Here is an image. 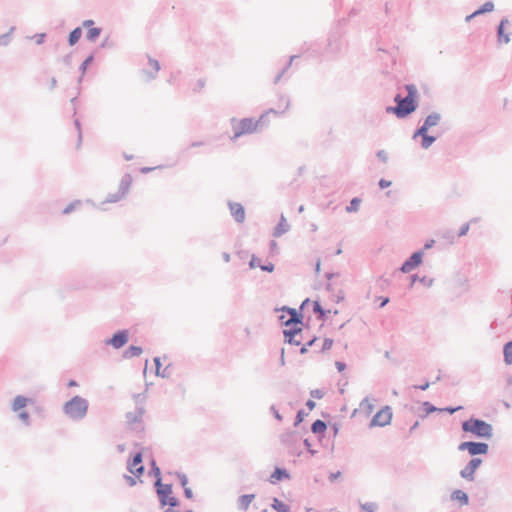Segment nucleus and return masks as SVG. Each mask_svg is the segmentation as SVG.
<instances>
[{"instance_id":"obj_1","label":"nucleus","mask_w":512,"mask_h":512,"mask_svg":"<svg viewBox=\"0 0 512 512\" xmlns=\"http://www.w3.org/2000/svg\"><path fill=\"white\" fill-rule=\"evenodd\" d=\"M406 90L408 92L407 96L402 97L400 94H397L394 97L396 106L386 107L387 113H392L397 118L402 119L416 110L418 106L416 101L417 89L414 85H406Z\"/></svg>"},{"instance_id":"obj_2","label":"nucleus","mask_w":512,"mask_h":512,"mask_svg":"<svg viewBox=\"0 0 512 512\" xmlns=\"http://www.w3.org/2000/svg\"><path fill=\"white\" fill-rule=\"evenodd\" d=\"M89 402L81 396H74L63 405V413L73 421H81L87 415Z\"/></svg>"},{"instance_id":"obj_3","label":"nucleus","mask_w":512,"mask_h":512,"mask_svg":"<svg viewBox=\"0 0 512 512\" xmlns=\"http://www.w3.org/2000/svg\"><path fill=\"white\" fill-rule=\"evenodd\" d=\"M462 430L464 432H470L473 435L489 439L493 436V427L491 424L484 420L477 418H470L462 423Z\"/></svg>"},{"instance_id":"obj_4","label":"nucleus","mask_w":512,"mask_h":512,"mask_svg":"<svg viewBox=\"0 0 512 512\" xmlns=\"http://www.w3.org/2000/svg\"><path fill=\"white\" fill-rule=\"evenodd\" d=\"M131 183V175L125 174L120 181L118 191L114 194L108 195V197L106 198V202L115 203L121 200L128 193Z\"/></svg>"},{"instance_id":"obj_5","label":"nucleus","mask_w":512,"mask_h":512,"mask_svg":"<svg viewBox=\"0 0 512 512\" xmlns=\"http://www.w3.org/2000/svg\"><path fill=\"white\" fill-rule=\"evenodd\" d=\"M258 122H255L252 118H243L237 125L233 126L234 135L232 139H237L243 134L252 133L256 130Z\"/></svg>"},{"instance_id":"obj_6","label":"nucleus","mask_w":512,"mask_h":512,"mask_svg":"<svg viewBox=\"0 0 512 512\" xmlns=\"http://www.w3.org/2000/svg\"><path fill=\"white\" fill-rule=\"evenodd\" d=\"M392 419V409L389 406L383 407L378 411L370 422V427L379 426L383 427L388 425Z\"/></svg>"},{"instance_id":"obj_7","label":"nucleus","mask_w":512,"mask_h":512,"mask_svg":"<svg viewBox=\"0 0 512 512\" xmlns=\"http://www.w3.org/2000/svg\"><path fill=\"white\" fill-rule=\"evenodd\" d=\"M145 413L143 406H137L134 411L127 412L125 415L126 422L129 426L134 429H138L141 426L142 418Z\"/></svg>"},{"instance_id":"obj_8","label":"nucleus","mask_w":512,"mask_h":512,"mask_svg":"<svg viewBox=\"0 0 512 512\" xmlns=\"http://www.w3.org/2000/svg\"><path fill=\"white\" fill-rule=\"evenodd\" d=\"M423 251L414 252L400 267L402 273H409L422 263Z\"/></svg>"},{"instance_id":"obj_9","label":"nucleus","mask_w":512,"mask_h":512,"mask_svg":"<svg viewBox=\"0 0 512 512\" xmlns=\"http://www.w3.org/2000/svg\"><path fill=\"white\" fill-rule=\"evenodd\" d=\"M129 340L128 330H119L111 338L105 340L106 345H111L115 349L122 348Z\"/></svg>"},{"instance_id":"obj_10","label":"nucleus","mask_w":512,"mask_h":512,"mask_svg":"<svg viewBox=\"0 0 512 512\" xmlns=\"http://www.w3.org/2000/svg\"><path fill=\"white\" fill-rule=\"evenodd\" d=\"M481 463L482 460L480 458H472L460 471V476L467 481H473L475 479V471Z\"/></svg>"},{"instance_id":"obj_11","label":"nucleus","mask_w":512,"mask_h":512,"mask_svg":"<svg viewBox=\"0 0 512 512\" xmlns=\"http://www.w3.org/2000/svg\"><path fill=\"white\" fill-rule=\"evenodd\" d=\"M155 487L161 506H166V499L172 494V485L163 484L161 482V478H157L155 481Z\"/></svg>"},{"instance_id":"obj_12","label":"nucleus","mask_w":512,"mask_h":512,"mask_svg":"<svg viewBox=\"0 0 512 512\" xmlns=\"http://www.w3.org/2000/svg\"><path fill=\"white\" fill-rule=\"evenodd\" d=\"M285 340L295 346H299L302 343L303 337H302V329L299 327H293L290 329H285L283 331Z\"/></svg>"},{"instance_id":"obj_13","label":"nucleus","mask_w":512,"mask_h":512,"mask_svg":"<svg viewBox=\"0 0 512 512\" xmlns=\"http://www.w3.org/2000/svg\"><path fill=\"white\" fill-rule=\"evenodd\" d=\"M441 114L438 112L430 113L424 120V123L418 128L421 132H428L434 126H437L441 121Z\"/></svg>"},{"instance_id":"obj_14","label":"nucleus","mask_w":512,"mask_h":512,"mask_svg":"<svg viewBox=\"0 0 512 512\" xmlns=\"http://www.w3.org/2000/svg\"><path fill=\"white\" fill-rule=\"evenodd\" d=\"M228 205L231 215L234 217L235 221L238 223H243L245 220V210L242 204L237 202H229Z\"/></svg>"},{"instance_id":"obj_15","label":"nucleus","mask_w":512,"mask_h":512,"mask_svg":"<svg viewBox=\"0 0 512 512\" xmlns=\"http://www.w3.org/2000/svg\"><path fill=\"white\" fill-rule=\"evenodd\" d=\"M509 24V20L504 18L497 27V41L499 44H507L510 42V35L504 32V28Z\"/></svg>"},{"instance_id":"obj_16","label":"nucleus","mask_w":512,"mask_h":512,"mask_svg":"<svg viewBox=\"0 0 512 512\" xmlns=\"http://www.w3.org/2000/svg\"><path fill=\"white\" fill-rule=\"evenodd\" d=\"M421 137V147L423 149H428L435 141L436 137L432 135H428V132H421V130L417 129L413 135V138Z\"/></svg>"},{"instance_id":"obj_17","label":"nucleus","mask_w":512,"mask_h":512,"mask_svg":"<svg viewBox=\"0 0 512 512\" xmlns=\"http://www.w3.org/2000/svg\"><path fill=\"white\" fill-rule=\"evenodd\" d=\"M488 450H489L488 444H486L484 442H473V441H470L469 454L471 456L487 454Z\"/></svg>"},{"instance_id":"obj_18","label":"nucleus","mask_w":512,"mask_h":512,"mask_svg":"<svg viewBox=\"0 0 512 512\" xmlns=\"http://www.w3.org/2000/svg\"><path fill=\"white\" fill-rule=\"evenodd\" d=\"M283 311H287L290 314V318L284 322L285 326L297 325L302 323V314L298 313L296 309L283 307Z\"/></svg>"},{"instance_id":"obj_19","label":"nucleus","mask_w":512,"mask_h":512,"mask_svg":"<svg viewBox=\"0 0 512 512\" xmlns=\"http://www.w3.org/2000/svg\"><path fill=\"white\" fill-rule=\"evenodd\" d=\"M290 229L289 224L287 223L284 215H281L280 221L277 224V226L274 228L273 236L274 237H280L286 232H288Z\"/></svg>"},{"instance_id":"obj_20","label":"nucleus","mask_w":512,"mask_h":512,"mask_svg":"<svg viewBox=\"0 0 512 512\" xmlns=\"http://www.w3.org/2000/svg\"><path fill=\"white\" fill-rule=\"evenodd\" d=\"M283 479H290V475L284 468H275L274 472L270 476V482L274 484L276 481Z\"/></svg>"},{"instance_id":"obj_21","label":"nucleus","mask_w":512,"mask_h":512,"mask_svg":"<svg viewBox=\"0 0 512 512\" xmlns=\"http://www.w3.org/2000/svg\"><path fill=\"white\" fill-rule=\"evenodd\" d=\"M254 498V494H245L240 496L238 499V508L241 510H247Z\"/></svg>"},{"instance_id":"obj_22","label":"nucleus","mask_w":512,"mask_h":512,"mask_svg":"<svg viewBox=\"0 0 512 512\" xmlns=\"http://www.w3.org/2000/svg\"><path fill=\"white\" fill-rule=\"evenodd\" d=\"M142 352L143 350L140 346L131 345L123 352V357L126 359L138 357L142 354Z\"/></svg>"},{"instance_id":"obj_23","label":"nucleus","mask_w":512,"mask_h":512,"mask_svg":"<svg viewBox=\"0 0 512 512\" xmlns=\"http://www.w3.org/2000/svg\"><path fill=\"white\" fill-rule=\"evenodd\" d=\"M451 498L452 500L459 501L461 505H467L469 503L467 493L459 489L452 492Z\"/></svg>"},{"instance_id":"obj_24","label":"nucleus","mask_w":512,"mask_h":512,"mask_svg":"<svg viewBox=\"0 0 512 512\" xmlns=\"http://www.w3.org/2000/svg\"><path fill=\"white\" fill-rule=\"evenodd\" d=\"M28 399L22 395H18L14 398L13 404H12V410L13 411H19L20 409L24 408L27 405Z\"/></svg>"},{"instance_id":"obj_25","label":"nucleus","mask_w":512,"mask_h":512,"mask_svg":"<svg viewBox=\"0 0 512 512\" xmlns=\"http://www.w3.org/2000/svg\"><path fill=\"white\" fill-rule=\"evenodd\" d=\"M313 311L317 314L319 320L324 321L327 313H331V310H324L318 301L313 303Z\"/></svg>"},{"instance_id":"obj_26","label":"nucleus","mask_w":512,"mask_h":512,"mask_svg":"<svg viewBox=\"0 0 512 512\" xmlns=\"http://www.w3.org/2000/svg\"><path fill=\"white\" fill-rule=\"evenodd\" d=\"M148 63L151 66V68L153 69V73H150V72L147 71L148 80H151V79H154L156 77V74L160 70V64H159L158 60H155V59H153L151 57H148Z\"/></svg>"},{"instance_id":"obj_27","label":"nucleus","mask_w":512,"mask_h":512,"mask_svg":"<svg viewBox=\"0 0 512 512\" xmlns=\"http://www.w3.org/2000/svg\"><path fill=\"white\" fill-rule=\"evenodd\" d=\"M326 429H327L326 423L320 419L314 421L311 425V431L314 434L324 433L326 431Z\"/></svg>"},{"instance_id":"obj_28","label":"nucleus","mask_w":512,"mask_h":512,"mask_svg":"<svg viewBox=\"0 0 512 512\" xmlns=\"http://www.w3.org/2000/svg\"><path fill=\"white\" fill-rule=\"evenodd\" d=\"M326 289H327V291L332 293V296L334 297V301L336 303H339L344 300L345 294H344L343 290H337L336 292H334V289H333V286L331 283H328L326 285Z\"/></svg>"},{"instance_id":"obj_29","label":"nucleus","mask_w":512,"mask_h":512,"mask_svg":"<svg viewBox=\"0 0 512 512\" xmlns=\"http://www.w3.org/2000/svg\"><path fill=\"white\" fill-rule=\"evenodd\" d=\"M504 361L506 364H512V341H509L503 348Z\"/></svg>"},{"instance_id":"obj_30","label":"nucleus","mask_w":512,"mask_h":512,"mask_svg":"<svg viewBox=\"0 0 512 512\" xmlns=\"http://www.w3.org/2000/svg\"><path fill=\"white\" fill-rule=\"evenodd\" d=\"M81 35H82V30L80 27H77L74 30H72L71 33L69 34V38H68L69 45H71V46L75 45L79 41Z\"/></svg>"},{"instance_id":"obj_31","label":"nucleus","mask_w":512,"mask_h":512,"mask_svg":"<svg viewBox=\"0 0 512 512\" xmlns=\"http://www.w3.org/2000/svg\"><path fill=\"white\" fill-rule=\"evenodd\" d=\"M360 408L365 411L367 415H369L373 412L374 405L369 397H365L360 403Z\"/></svg>"},{"instance_id":"obj_32","label":"nucleus","mask_w":512,"mask_h":512,"mask_svg":"<svg viewBox=\"0 0 512 512\" xmlns=\"http://www.w3.org/2000/svg\"><path fill=\"white\" fill-rule=\"evenodd\" d=\"M142 465V453L141 452H137L132 460L128 461L127 463V469L130 470V469H133L135 467H138Z\"/></svg>"},{"instance_id":"obj_33","label":"nucleus","mask_w":512,"mask_h":512,"mask_svg":"<svg viewBox=\"0 0 512 512\" xmlns=\"http://www.w3.org/2000/svg\"><path fill=\"white\" fill-rule=\"evenodd\" d=\"M272 508L275 509L277 512H288L289 506L281 502L279 499L274 498L272 503Z\"/></svg>"},{"instance_id":"obj_34","label":"nucleus","mask_w":512,"mask_h":512,"mask_svg":"<svg viewBox=\"0 0 512 512\" xmlns=\"http://www.w3.org/2000/svg\"><path fill=\"white\" fill-rule=\"evenodd\" d=\"M361 203V199L360 198H353L351 201H350V204L346 207V211L348 213H352V212H357L358 209H359V205Z\"/></svg>"},{"instance_id":"obj_35","label":"nucleus","mask_w":512,"mask_h":512,"mask_svg":"<svg viewBox=\"0 0 512 512\" xmlns=\"http://www.w3.org/2000/svg\"><path fill=\"white\" fill-rule=\"evenodd\" d=\"M361 510L364 512H376L378 509V505L375 502H366L360 504Z\"/></svg>"},{"instance_id":"obj_36","label":"nucleus","mask_w":512,"mask_h":512,"mask_svg":"<svg viewBox=\"0 0 512 512\" xmlns=\"http://www.w3.org/2000/svg\"><path fill=\"white\" fill-rule=\"evenodd\" d=\"M101 33V29L100 28H90L87 32V39L89 41H95L97 37H99Z\"/></svg>"},{"instance_id":"obj_37","label":"nucleus","mask_w":512,"mask_h":512,"mask_svg":"<svg viewBox=\"0 0 512 512\" xmlns=\"http://www.w3.org/2000/svg\"><path fill=\"white\" fill-rule=\"evenodd\" d=\"M297 58V56H291L289 62L286 64V66L282 69V71L275 77L274 83H278L281 79V77L284 75L286 70L290 67L292 64V61Z\"/></svg>"},{"instance_id":"obj_38","label":"nucleus","mask_w":512,"mask_h":512,"mask_svg":"<svg viewBox=\"0 0 512 512\" xmlns=\"http://www.w3.org/2000/svg\"><path fill=\"white\" fill-rule=\"evenodd\" d=\"M94 57L93 55L88 56L80 65V71L82 74H84L87 70V67L92 63Z\"/></svg>"},{"instance_id":"obj_39","label":"nucleus","mask_w":512,"mask_h":512,"mask_svg":"<svg viewBox=\"0 0 512 512\" xmlns=\"http://www.w3.org/2000/svg\"><path fill=\"white\" fill-rule=\"evenodd\" d=\"M423 408H424V411L426 412V415L430 414V413H433L435 411H439V409L437 407H435L434 405H432L430 402L428 401H425L423 403Z\"/></svg>"},{"instance_id":"obj_40","label":"nucleus","mask_w":512,"mask_h":512,"mask_svg":"<svg viewBox=\"0 0 512 512\" xmlns=\"http://www.w3.org/2000/svg\"><path fill=\"white\" fill-rule=\"evenodd\" d=\"M14 30V27L10 29V32L0 35V46H6L10 42V33Z\"/></svg>"},{"instance_id":"obj_41","label":"nucleus","mask_w":512,"mask_h":512,"mask_svg":"<svg viewBox=\"0 0 512 512\" xmlns=\"http://www.w3.org/2000/svg\"><path fill=\"white\" fill-rule=\"evenodd\" d=\"M480 8L483 13L492 12L494 10V3L492 1H487Z\"/></svg>"},{"instance_id":"obj_42","label":"nucleus","mask_w":512,"mask_h":512,"mask_svg":"<svg viewBox=\"0 0 512 512\" xmlns=\"http://www.w3.org/2000/svg\"><path fill=\"white\" fill-rule=\"evenodd\" d=\"M131 474L135 475L137 478H139L143 472H144V466L140 465L138 467H135L133 469L128 470Z\"/></svg>"},{"instance_id":"obj_43","label":"nucleus","mask_w":512,"mask_h":512,"mask_svg":"<svg viewBox=\"0 0 512 512\" xmlns=\"http://www.w3.org/2000/svg\"><path fill=\"white\" fill-rule=\"evenodd\" d=\"M74 124L77 128V131H78V143H77V148L80 147L81 145V142H82V132H81V124H80V121L78 119H76L74 121Z\"/></svg>"},{"instance_id":"obj_44","label":"nucleus","mask_w":512,"mask_h":512,"mask_svg":"<svg viewBox=\"0 0 512 512\" xmlns=\"http://www.w3.org/2000/svg\"><path fill=\"white\" fill-rule=\"evenodd\" d=\"M250 268H256L261 266V260L256 257L255 255H252L250 262H249Z\"/></svg>"},{"instance_id":"obj_45","label":"nucleus","mask_w":512,"mask_h":512,"mask_svg":"<svg viewBox=\"0 0 512 512\" xmlns=\"http://www.w3.org/2000/svg\"><path fill=\"white\" fill-rule=\"evenodd\" d=\"M332 345H333V340L332 339H330V338L324 339L322 348L320 349V352H324V351L329 350L332 347Z\"/></svg>"},{"instance_id":"obj_46","label":"nucleus","mask_w":512,"mask_h":512,"mask_svg":"<svg viewBox=\"0 0 512 512\" xmlns=\"http://www.w3.org/2000/svg\"><path fill=\"white\" fill-rule=\"evenodd\" d=\"M306 415L307 414L304 412V410H299L295 418L294 426H298Z\"/></svg>"},{"instance_id":"obj_47","label":"nucleus","mask_w":512,"mask_h":512,"mask_svg":"<svg viewBox=\"0 0 512 512\" xmlns=\"http://www.w3.org/2000/svg\"><path fill=\"white\" fill-rule=\"evenodd\" d=\"M166 505H169L170 507H176L179 505V500L172 496V494L166 499Z\"/></svg>"},{"instance_id":"obj_48","label":"nucleus","mask_w":512,"mask_h":512,"mask_svg":"<svg viewBox=\"0 0 512 512\" xmlns=\"http://www.w3.org/2000/svg\"><path fill=\"white\" fill-rule=\"evenodd\" d=\"M177 477L179 479V482L183 488L187 487L188 484V478L184 473H177Z\"/></svg>"},{"instance_id":"obj_49","label":"nucleus","mask_w":512,"mask_h":512,"mask_svg":"<svg viewBox=\"0 0 512 512\" xmlns=\"http://www.w3.org/2000/svg\"><path fill=\"white\" fill-rule=\"evenodd\" d=\"M469 228H470V223L467 222V223L463 224L459 230L458 237L465 236L468 233Z\"/></svg>"},{"instance_id":"obj_50","label":"nucleus","mask_w":512,"mask_h":512,"mask_svg":"<svg viewBox=\"0 0 512 512\" xmlns=\"http://www.w3.org/2000/svg\"><path fill=\"white\" fill-rule=\"evenodd\" d=\"M79 204H80V201H75V202L70 203V204H69V205H68V206L63 210V214H69V213H70V212H72V211L75 209V207H76L77 205H79Z\"/></svg>"},{"instance_id":"obj_51","label":"nucleus","mask_w":512,"mask_h":512,"mask_svg":"<svg viewBox=\"0 0 512 512\" xmlns=\"http://www.w3.org/2000/svg\"><path fill=\"white\" fill-rule=\"evenodd\" d=\"M260 269L262 271H266V272H273L275 269V266L273 263L269 262L267 264H261Z\"/></svg>"},{"instance_id":"obj_52","label":"nucleus","mask_w":512,"mask_h":512,"mask_svg":"<svg viewBox=\"0 0 512 512\" xmlns=\"http://www.w3.org/2000/svg\"><path fill=\"white\" fill-rule=\"evenodd\" d=\"M391 184H392L391 181L383 179V178L380 179L378 182V185L381 189H386V188L390 187Z\"/></svg>"},{"instance_id":"obj_53","label":"nucleus","mask_w":512,"mask_h":512,"mask_svg":"<svg viewBox=\"0 0 512 512\" xmlns=\"http://www.w3.org/2000/svg\"><path fill=\"white\" fill-rule=\"evenodd\" d=\"M270 411L278 421H282V415L279 413L278 409H276L274 405L270 407Z\"/></svg>"},{"instance_id":"obj_54","label":"nucleus","mask_w":512,"mask_h":512,"mask_svg":"<svg viewBox=\"0 0 512 512\" xmlns=\"http://www.w3.org/2000/svg\"><path fill=\"white\" fill-rule=\"evenodd\" d=\"M376 155H377V157H378L382 162H384V163H386V162H387V160H388V155H387V153H386L384 150H379V151L377 152V154H376Z\"/></svg>"},{"instance_id":"obj_55","label":"nucleus","mask_w":512,"mask_h":512,"mask_svg":"<svg viewBox=\"0 0 512 512\" xmlns=\"http://www.w3.org/2000/svg\"><path fill=\"white\" fill-rule=\"evenodd\" d=\"M419 281H420L422 284H424V285H426V286L430 287V286H432V284H433V281H434V280H433L432 278H428V277H426V276H423V277H421V278L419 279Z\"/></svg>"},{"instance_id":"obj_56","label":"nucleus","mask_w":512,"mask_h":512,"mask_svg":"<svg viewBox=\"0 0 512 512\" xmlns=\"http://www.w3.org/2000/svg\"><path fill=\"white\" fill-rule=\"evenodd\" d=\"M18 416L26 425L29 424V414L26 411L20 412Z\"/></svg>"},{"instance_id":"obj_57","label":"nucleus","mask_w":512,"mask_h":512,"mask_svg":"<svg viewBox=\"0 0 512 512\" xmlns=\"http://www.w3.org/2000/svg\"><path fill=\"white\" fill-rule=\"evenodd\" d=\"M124 478L130 487L135 486L137 483L136 479L132 476L125 475Z\"/></svg>"},{"instance_id":"obj_58","label":"nucleus","mask_w":512,"mask_h":512,"mask_svg":"<svg viewBox=\"0 0 512 512\" xmlns=\"http://www.w3.org/2000/svg\"><path fill=\"white\" fill-rule=\"evenodd\" d=\"M460 409H462L461 406H458V407H445L443 409H439V411H446V412H448L450 414H453V413H455L456 411H458Z\"/></svg>"},{"instance_id":"obj_59","label":"nucleus","mask_w":512,"mask_h":512,"mask_svg":"<svg viewBox=\"0 0 512 512\" xmlns=\"http://www.w3.org/2000/svg\"><path fill=\"white\" fill-rule=\"evenodd\" d=\"M310 395L313 397V398H317V399H320L323 397V392L319 389H315V390H312L310 392Z\"/></svg>"},{"instance_id":"obj_60","label":"nucleus","mask_w":512,"mask_h":512,"mask_svg":"<svg viewBox=\"0 0 512 512\" xmlns=\"http://www.w3.org/2000/svg\"><path fill=\"white\" fill-rule=\"evenodd\" d=\"M458 449L460 451H468L470 450V441H467V442H462L460 443V445L458 446Z\"/></svg>"},{"instance_id":"obj_61","label":"nucleus","mask_w":512,"mask_h":512,"mask_svg":"<svg viewBox=\"0 0 512 512\" xmlns=\"http://www.w3.org/2000/svg\"><path fill=\"white\" fill-rule=\"evenodd\" d=\"M152 471L157 478H160L161 472L154 460L152 461Z\"/></svg>"},{"instance_id":"obj_62","label":"nucleus","mask_w":512,"mask_h":512,"mask_svg":"<svg viewBox=\"0 0 512 512\" xmlns=\"http://www.w3.org/2000/svg\"><path fill=\"white\" fill-rule=\"evenodd\" d=\"M304 446L307 448V450L309 451V453H310L311 455H315V454L317 453V451H316V450L311 449V444H310V442H309V440H308V439H305V440H304Z\"/></svg>"},{"instance_id":"obj_63","label":"nucleus","mask_w":512,"mask_h":512,"mask_svg":"<svg viewBox=\"0 0 512 512\" xmlns=\"http://www.w3.org/2000/svg\"><path fill=\"white\" fill-rule=\"evenodd\" d=\"M335 366L339 372H342L346 368V364L340 361H336Z\"/></svg>"},{"instance_id":"obj_64","label":"nucleus","mask_w":512,"mask_h":512,"mask_svg":"<svg viewBox=\"0 0 512 512\" xmlns=\"http://www.w3.org/2000/svg\"><path fill=\"white\" fill-rule=\"evenodd\" d=\"M184 495L186 498L191 499L193 497V492L189 487L184 488Z\"/></svg>"}]
</instances>
